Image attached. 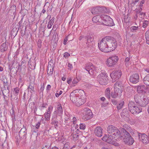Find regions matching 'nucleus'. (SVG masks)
Segmentation results:
<instances>
[{
    "label": "nucleus",
    "instance_id": "nucleus-1",
    "mask_svg": "<svg viewBox=\"0 0 149 149\" xmlns=\"http://www.w3.org/2000/svg\"><path fill=\"white\" fill-rule=\"evenodd\" d=\"M127 127L129 128L127 129V130L123 128L121 129V130L122 132H123V134L124 136V142L126 144L132 145L134 141L128 132V131L130 129V128L128 126Z\"/></svg>",
    "mask_w": 149,
    "mask_h": 149
},
{
    "label": "nucleus",
    "instance_id": "nucleus-2",
    "mask_svg": "<svg viewBox=\"0 0 149 149\" xmlns=\"http://www.w3.org/2000/svg\"><path fill=\"white\" fill-rule=\"evenodd\" d=\"M109 52L113 51L117 46L116 41L113 38L110 36H106Z\"/></svg>",
    "mask_w": 149,
    "mask_h": 149
},
{
    "label": "nucleus",
    "instance_id": "nucleus-3",
    "mask_svg": "<svg viewBox=\"0 0 149 149\" xmlns=\"http://www.w3.org/2000/svg\"><path fill=\"white\" fill-rule=\"evenodd\" d=\"M106 36L98 42V47L100 50L104 52H109Z\"/></svg>",
    "mask_w": 149,
    "mask_h": 149
},
{
    "label": "nucleus",
    "instance_id": "nucleus-4",
    "mask_svg": "<svg viewBox=\"0 0 149 149\" xmlns=\"http://www.w3.org/2000/svg\"><path fill=\"white\" fill-rule=\"evenodd\" d=\"M97 79L100 84L106 85L108 83L109 77L107 73L102 72L97 76Z\"/></svg>",
    "mask_w": 149,
    "mask_h": 149
},
{
    "label": "nucleus",
    "instance_id": "nucleus-5",
    "mask_svg": "<svg viewBox=\"0 0 149 149\" xmlns=\"http://www.w3.org/2000/svg\"><path fill=\"white\" fill-rule=\"evenodd\" d=\"M134 103H129V109L130 112L133 114H137L142 111V109L141 106H136Z\"/></svg>",
    "mask_w": 149,
    "mask_h": 149
},
{
    "label": "nucleus",
    "instance_id": "nucleus-6",
    "mask_svg": "<svg viewBox=\"0 0 149 149\" xmlns=\"http://www.w3.org/2000/svg\"><path fill=\"white\" fill-rule=\"evenodd\" d=\"M85 69L87 71L90 75H93L95 74L97 72V68L92 63H87L85 65Z\"/></svg>",
    "mask_w": 149,
    "mask_h": 149
},
{
    "label": "nucleus",
    "instance_id": "nucleus-7",
    "mask_svg": "<svg viewBox=\"0 0 149 149\" xmlns=\"http://www.w3.org/2000/svg\"><path fill=\"white\" fill-rule=\"evenodd\" d=\"M119 58L116 56H113L109 57L107 60V65L109 67L115 65L118 60Z\"/></svg>",
    "mask_w": 149,
    "mask_h": 149
},
{
    "label": "nucleus",
    "instance_id": "nucleus-8",
    "mask_svg": "<svg viewBox=\"0 0 149 149\" xmlns=\"http://www.w3.org/2000/svg\"><path fill=\"white\" fill-rule=\"evenodd\" d=\"M102 20V22L105 25L111 26L113 24V19L109 16L106 15L102 16L101 17Z\"/></svg>",
    "mask_w": 149,
    "mask_h": 149
},
{
    "label": "nucleus",
    "instance_id": "nucleus-9",
    "mask_svg": "<svg viewBox=\"0 0 149 149\" xmlns=\"http://www.w3.org/2000/svg\"><path fill=\"white\" fill-rule=\"evenodd\" d=\"M83 118L87 120L91 119L93 117V113L91 110L88 108H85L83 113Z\"/></svg>",
    "mask_w": 149,
    "mask_h": 149
},
{
    "label": "nucleus",
    "instance_id": "nucleus-10",
    "mask_svg": "<svg viewBox=\"0 0 149 149\" xmlns=\"http://www.w3.org/2000/svg\"><path fill=\"white\" fill-rule=\"evenodd\" d=\"M122 75V72L120 70L113 71L110 74V77L112 79V81L115 82L120 78Z\"/></svg>",
    "mask_w": 149,
    "mask_h": 149
},
{
    "label": "nucleus",
    "instance_id": "nucleus-11",
    "mask_svg": "<svg viewBox=\"0 0 149 149\" xmlns=\"http://www.w3.org/2000/svg\"><path fill=\"white\" fill-rule=\"evenodd\" d=\"M106 8L104 7L97 6L94 7L91 9V12L93 14H97L102 13L105 12Z\"/></svg>",
    "mask_w": 149,
    "mask_h": 149
},
{
    "label": "nucleus",
    "instance_id": "nucleus-12",
    "mask_svg": "<svg viewBox=\"0 0 149 149\" xmlns=\"http://www.w3.org/2000/svg\"><path fill=\"white\" fill-rule=\"evenodd\" d=\"M130 81L133 84H136L139 82V76L138 74H135L131 76L130 78Z\"/></svg>",
    "mask_w": 149,
    "mask_h": 149
},
{
    "label": "nucleus",
    "instance_id": "nucleus-13",
    "mask_svg": "<svg viewBox=\"0 0 149 149\" xmlns=\"http://www.w3.org/2000/svg\"><path fill=\"white\" fill-rule=\"evenodd\" d=\"M141 141L144 144H147L149 142V136H148L144 134L139 133V135Z\"/></svg>",
    "mask_w": 149,
    "mask_h": 149
},
{
    "label": "nucleus",
    "instance_id": "nucleus-14",
    "mask_svg": "<svg viewBox=\"0 0 149 149\" xmlns=\"http://www.w3.org/2000/svg\"><path fill=\"white\" fill-rule=\"evenodd\" d=\"M103 129L100 127H96L94 130V133L96 136L101 137L102 135V130Z\"/></svg>",
    "mask_w": 149,
    "mask_h": 149
},
{
    "label": "nucleus",
    "instance_id": "nucleus-15",
    "mask_svg": "<svg viewBox=\"0 0 149 149\" xmlns=\"http://www.w3.org/2000/svg\"><path fill=\"white\" fill-rule=\"evenodd\" d=\"M26 129L25 128H22L19 132V136L22 138H26Z\"/></svg>",
    "mask_w": 149,
    "mask_h": 149
},
{
    "label": "nucleus",
    "instance_id": "nucleus-16",
    "mask_svg": "<svg viewBox=\"0 0 149 149\" xmlns=\"http://www.w3.org/2000/svg\"><path fill=\"white\" fill-rule=\"evenodd\" d=\"M137 91L139 93H145L146 88L144 85H140L137 86Z\"/></svg>",
    "mask_w": 149,
    "mask_h": 149
},
{
    "label": "nucleus",
    "instance_id": "nucleus-17",
    "mask_svg": "<svg viewBox=\"0 0 149 149\" xmlns=\"http://www.w3.org/2000/svg\"><path fill=\"white\" fill-rule=\"evenodd\" d=\"M108 139L107 140V142L110 144H113L115 146H117V145L115 143V141L113 140L114 139H116V138L114 137L112 135L108 134Z\"/></svg>",
    "mask_w": 149,
    "mask_h": 149
},
{
    "label": "nucleus",
    "instance_id": "nucleus-18",
    "mask_svg": "<svg viewBox=\"0 0 149 149\" xmlns=\"http://www.w3.org/2000/svg\"><path fill=\"white\" fill-rule=\"evenodd\" d=\"M116 129V127L115 126L112 125H109L107 127L108 134L109 135H112Z\"/></svg>",
    "mask_w": 149,
    "mask_h": 149
},
{
    "label": "nucleus",
    "instance_id": "nucleus-19",
    "mask_svg": "<svg viewBox=\"0 0 149 149\" xmlns=\"http://www.w3.org/2000/svg\"><path fill=\"white\" fill-rule=\"evenodd\" d=\"M112 135L116 138V140H117V139H120L121 137L122 138L120 135V131L117 128L113 132Z\"/></svg>",
    "mask_w": 149,
    "mask_h": 149
},
{
    "label": "nucleus",
    "instance_id": "nucleus-20",
    "mask_svg": "<svg viewBox=\"0 0 149 149\" xmlns=\"http://www.w3.org/2000/svg\"><path fill=\"white\" fill-rule=\"evenodd\" d=\"M9 89V88L8 86H7L6 88L4 87V88L2 90V93L4 97L5 96L9 95L10 92Z\"/></svg>",
    "mask_w": 149,
    "mask_h": 149
},
{
    "label": "nucleus",
    "instance_id": "nucleus-21",
    "mask_svg": "<svg viewBox=\"0 0 149 149\" xmlns=\"http://www.w3.org/2000/svg\"><path fill=\"white\" fill-rule=\"evenodd\" d=\"M114 91L116 93V95L118 96H120L122 95V91L120 88L118 87H114Z\"/></svg>",
    "mask_w": 149,
    "mask_h": 149
},
{
    "label": "nucleus",
    "instance_id": "nucleus-22",
    "mask_svg": "<svg viewBox=\"0 0 149 149\" xmlns=\"http://www.w3.org/2000/svg\"><path fill=\"white\" fill-rule=\"evenodd\" d=\"M57 118V116L56 115H55L54 116V117L52 119V122L51 123V124L52 125H54L55 126V128L58 127V121L56 120L55 119Z\"/></svg>",
    "mask_w": 149,
    "mask_h": 149
},
{
    "label": "nucleus",
    "instance_id": "nucleus-23",
    "mask_svg": "<svg viewBox=\"0 0 149 149\" xmlns=\"http://www.w3.org/2000/svg\"><path fill=\"white\" fill-rule=\"evenodd\" d=\"M8 49V47L6 46V43H2L1 46L0 51L2 52H4L7 50Z\"/></svg>",
    "mask_w": 149,
    "mask_h": 149
},
{
    "label": "nucleus",
    "instance_id": "nucleus-24",
    "mask_svg": "<svg viewBox=\"0 0 149 149\" xmlns=\"http://www.w3.org/2000/svg\"><path fill=\"white\" fill-rule=\"evenodd\" d=\"M143 81L145 84L149 86V74H148L144 77Z\"/></svg>",
    "mask_w": 149,
    "mask_h": 149
},
{
    "label": "nucleus",
    "instance_id": "nucleus-25",
    "mask_svg": "<svg viewBox=\"0 0 149 149\" xmlns=\"http://www.w3.org/2000/svg\"><path fill=\"white\" fill-rule=\"evenodd\" d=\"M58 111V115L59 116H61L63 112V110L62 109V106L60 104L58 105V107H57Z\"/></svg>",
    "mask_w": 149,
    "mask_h": 149
},
{
    "label": "nucleus",
    "instance_id": "nucleus-26",
    "mask_svg": "<svg viewBox=\"0 0 149 149\" xmlns=\"http://www.w3.org/2000/svg\"><path fill=\"white\" fill-rule=\"evenodd\" d=\"M101 19L100 15H98L94 16L92 18V21L93 22L97 23Z\"/></svg>",
    "mask_w": 149,
    "mask_h": 149
},
{
    "label": "nucleus",
    "instance_id": "nucleus-27",
    "mask_svg": "<svg viewBox=\"0 0 149 149\" xmlns=\"http://www.w3.org/2000/svg\"><path fill=\"white\" fill-rule=\"evenodd\" d=\"M130 57V56L126 58L125 60V63L126 66H128L131 64Z\"/></svg>",
    "mask_w": 149,
    "mask_h": 149
},
{
    "label": "nucleus",
    "instance_id": "nucleus-28",
    "mask_svg": "<svg viewBox=\"0 0 149 149\" xmlns=\"http://www.w3.org/2000/svg\"><path fill=\"white\" fill-rule=\"evenodd\" d=\"M54 18L53 17L49 21L47 25V28L49 29L51 28L53 24L54 23Z\"/></svg>",
    "mask_w": 149,
    "mask_h": 149
},
{
    "label": "nucleus",
    "instance_id": "nucleus-29",
    "mask_svg": "<svg viewBox=\"0 0 149 149\" xmlns=\"http://www.w3.org/2000/svg\"><path fill=\"white\" fill-rule=\"evenodd\" d=\"M27 89L29 92H30L31 94H33L35 92L34 91V86H32V85L30 84L28 87Z\"/></svg>",
    "mask_w": 149,
    "mask_h": 149
},
{
    "label": "nucleus",
    "instance_id": "nucleus-30",
    "mask_svg": "<svg viewBox=\"0 0 149 149\" xmlns=\"http://www.w3.org/2000/svg\"><path fill=\"white\" fill-rule=\"evenodd\" d=\"M53 67H52L51 66H48L47 74L49 75H51L52 74L53 70Z\"/></svg>",
    "mask_w": 149,
    "mask_h": 149
},
{
    "label": "nucleus",
    "instance_id": "nucleus-31",
    "mask_svg": "<svg viewBox=\"0 0 149 149\" xmlns=\"http://www.w3.org/2000/svg\"><path fill=\"white\" fill-rule=\"evenodd\" d=\"M11 100L13 102H19V99L17 95H12Z\"/></svg>",
    "mask_w": 149,
    "mask_h": 149
},
{
    "label": "nucleus",
    "instance_id": "nucleus-32",
    "mask_svg": "<svg viewBox=\"0 0 149 149\" xmlns=\"http://www.w3.org/2000/svg\"><path fill=\"white\" fill-rule=\"evenodd\" d=\"M105 96L108 98L109 99L110 98V90L109 88H107L106 89L105 92Z\"/></svg>",
    "mask_w": 149,
    "mask_h": 149
},
{
    "label": "nucleus",
    "instance_id": "nucleus-33",
    "mask_svg": "<svg viewBox=\"0 0 149 149\" xmlns=\"http://www.w3.org/2000/svg\"><path fill=\"white\" fill-rule=\"evenodd\" d=\"M122 86L123 84H122V83L120 81H118L116 82L115 84H114L113 87H120L121 89V87Z\"/></svg>",
    "mask_w": 149,
    "mask_h": 149
},
{
    "label": "nucleus",
    "instance_id": "nucleus-34",
    "mask_svg": "<svg viewBox=\"0 0 149 149\" xmlns=\"http://www.w3.org/2000/svg\"><path fill=\"white\" fill-rule=\"evenodd\" d=\"M146 42L147 44L149 45V31H147L145 34Z\"/></svg>",
    "mask_w": 149,
    "mask_h": 149
},
{
    "label": "nucleus",
    "instance_id": "nucleus-35",
    "mask_svg": "<svg viewBox=\"0 0 149 149\" xmlns=\"http://www.w3.org/2000/svg\"><path fill=\"white\" fill-rule=\"evenodd\" d=\"M72 136L73 141H75L78 139L79 136L78 134H77V133L75 132V134H73L72 135Z\"/></svg>",
    "mask_w": 149,
    "mask_h": 149
},
{
    "label": "nucleus",
    "instance_id": "nucleus-36",
    "mask_svg": "<svg viewBox=\"0 0 149 149\" xmlns=\"http://www.w3.org/2000/svg\"><path fill=\"white\" fill-rule=\"evenodd\" d=\"M19 89L18 88H14L13 91L14 95H17L19 93Z\"/></svg>",
    "mask_w": 149,
    "mask_h": 149
},
{
    "label": "nucleus",
    "instance_id": "nucleus-37",
    "mask_svg": "<svg viewBox=\"0 0 149 149\" xmlns=\"http://www.w3.org/2000/svg\"><path fill=\"white\" fill-rule=\"evenodd\" d=\"M45 87V84L43 83L42 85L41 84V87L40 90V93H42V95L43 94V91Z\"/></svg>",
    "mask_w": 149,
    "mask_h": 149
},
{
    "label": "nucleus",
    "instance_id": "nucleus-38",
    "mask_svg": "<svg viewBox=\"0 0 149 149\" xmlns=\"http://www.w3.org/2000/svg\"><path fill=\"white\" fill-rule=\"evenodd\" d=\"M10 70L11 74L15 73L17 72V70L14 67H12L11 68H10Z\"/></svg>",
    "mask_w": 149,
    "mask_h": 149
},
{
    "label": "nucleus",
    "instance_id": "nucleus-39",
    "mask_svg": "<svg viewBox=\"0 0 149 149\" xmlns=\"http://www.w3.org/2000/svg\"><path fill=\"white\" fill-rule=\"evenodd\" d=\"M145 1L144 0H142L141 3L139 6L140 7V9L139 10V11L140 12V11H141L142 10V7L143 6V4L144 3Z\"/></svg>",
    "mask_w": 149,
    "mask_h": 149
},
{
    "label": "nucleus",
    "instance_id": "nucleus-40",
    "mask_svg": "<svg viewBox=\"0 0 149 149\" xmlns=\"http://www.w3.org/2000/svg\"><path fill=\"white\" fill-rule=\"evenodd\" d=\"M50 113H49L47 112V113H45V117L47 119V120L49 119L50 118Z\"/></svg>",
    "mask_w": 149,
    "mask_h": 149
},
{
    "label": "nucleus",
    "instance_id": "nucleus-41",
    "mask_svg": "<svg viewBox=\"0 0 149 149\" xmlns=\"http://www.w3.org/2000/svg\"><path fill=\"white\" fill-rule=\"evenodd\" d=\"M86 125L85 124L81 123L79 125V128L80 129L84 130L86 128Z\"/></svg>",
    "mask_w": 149,
    "mask_h": 149
},
{
    "label": "nucleus",
    "instance_id": "nucleus-42",
    "mask_svg": "<svg viewBox=\"0 0 149 149\" xmlns=\"http://www.w3.org/2000/svg\"><path fill=\"white\" fill-rule=\"evenodd\" d=\"M93 41V39L92 38L90 37H88L87 39V45H89V44L91 43Z\"/></svg>",
    "mask_w": 149,
    "mask_h": 149
},
{
    "label": "nucleus",
    "instance_id": "nucleus-43",
    "mask_svg": "<svg viewBox=\"0 0 149 149\" xmlns=\"http://www.w3.org/2000/svg\"><path fill=\"white\" fill-rule=\"evenodd\" d=\"M119 104H117V109L119 110L122 107L124 103H118Z\"/></svg>",
    "mask_w": 149,
    "mask_h": 149
},
{
    "label": "nucleus",
    "instance_id": "nucleus-44",
    "mask_svg": "<svg viewBox=\"0 0 149 149\" xmlns=\"http://www.w3.org/2000/svg\"><path fill=\"white\" fill-rule=\"evenodd\" d=\"M148 21L147 20L144 21L143 25V27L145 28H146L148 25Z\"/></svg>",
    "mask_w": 149,
    "mask_h": 149
},
{
    "label": "nucleus",
    "instance_id": "nucleus-45",
    "mask_svg": "<svg viewBox=\"0 0 149 149\" xmlns=\"http://www.w3.org/2000/svg\"><path fill=\"white\" fill-rule=\"evenodd\" d=\"M138 29V26H132L131 28V31L133 32L134 31H135L137 30Z\"/></svg>",
    "mask_w": 149,
    "mask_h": 149
},
{
    "label": "nucleus",
    "instance_id": "nucleus-46",
    "mask_svg": "<svg viewBox=\"0 0 149 149\" xmlns=\"http://www.w3.org/2000/svg\"><path fill=\"white\" fill-rule=\"evenodd\" d=\"M111 95L112 97L114 98H116L118 96V95H116V93L114 92H111Z\"/></svg>",
    "mask_w": 149,
    "mask_h": 149
},
{
    "label": "nucleus",
    "instance_id": "nucleus-47",
    "mask_svg": "<svg viewBox=\"0 0 149 149\" xmlns=\"http://www.w3.org/2000/svg\"><path fill=\"white\" fill-rule=\"evenodd\" d=\"M140 97L136 95L134 97V99L136 102H140L138 100V99H140Z\"/></svg>",
    "mask_w": 149,
    "mask_h": 149
},
{
    "label": "nucleus",
    "instance_id": "nucleus-48",
    "mask_svg": "<svg viewBox=\"0 0 149 149\" xmlns=\"http://www.w3.org/2000/svg\"><path fill=\"white\" fill-rule=\"evenodd\" d=\"M108 139V136H107V135H105V136L102 138V140L104 141L107 142Z\"/></svg>",
    "mask_w": 149,
    "mask_h": 149
},
{
    "label": "nucleus",
    "instance_id": "nucleus-49",
    "mask_svg": "<svg viewBox=\"0 0 149 149\" xmlns=\"http://www.w3.org/2000/svg\"><path fill=\"white\" fill-rule=\"evenodd\" d=\"M79 81L78 79L74 78L72 81V83L73 84H76L79 82Z\"/></svg>",
    "mask_w": 149,
    "mask_h": 149
},
{
    "label": "nucleus",
    "instance_id": "nucleus-50",
    "mask_svg": "<svg viewBox=\"0 0 149 149\" xmlns=\"http://www.w3.org/2000/svg\"><path fill=\"white\" fill-rule=\"evenodd\" d=\"M51 88V86L50 85L48 84L47 85L46 88V90L47 92H48L50 90Z\"/></svg>",
    "mask_w": 149,
    "mask_h": 149
},
{
    "label": "nucleus",
    "instance_id": "nucleus-51",
    "mask_svg": "<svg viewBox=\"0 0 149 149\" xmlns=\"http://www.w3.org/2000/svg\"><path fill=\"white\" fill-rule=\"evenodd\" d=\"M70 56V54L68 52H65L63 56L65 58Z\"/></svg>",
    "mask_w": 149,
    "mask_h": 149
},
{
    "label": "nucleus",
    "instance_id": "nucleus-52",
    "mask_svg": "<svg viewBox=\"0 0 149 149\" xmlns=\"http://www.w3.org/2000/svg\"><path fill=\"white\" fill-rule=\"evenodd\" d=\"M63 92L62 91H60L59 93H56L55 94L56 97H58L60 95L62 94Z\"/></svg>",
    "mask_w": 149,
    "mask_h": 149
},
{
    "label": "nucleus",
    "instance_id": "nucleus-53",
    "mask_svg": "<svg viewBox=\"0 0 149 149\" xmlns=\"http://www.w3.org/2000/svg\"><path fill=\"white\" fill-rule=\"evenodd\" d=\"M37 45L38 47L40 48L41 46V42L40 40H38Z\"/></svg>",
    "mask_w": 149,
    "mask_h": 149
},
{
    "label": "nucleus",
    "instance_id": "nucleus-54",
    "mask_svg": "<svg viewBox=\"0 0 149 149\" xmlns=\"http://www.w3.org/2000/svg\"><path fill=\"white\" fill-rule=\"evenodd\" d=\"M47 105L46 104H45L44 103L42 104V105H41L40 106V109H42L43 108L46 107V106Z\"/></svg>",
    "mask_w": 149,
    "mask_h": 149
},
{
    "label": "nucleus",
    "instance_id": "nucleus-55",
    "mask_svg": "<svg viewBox=\"0 0 149 149\" xmlns=\"http://www.w3.org/2000/svg\"><path fill=\"white\" fill-rule=\"evenodd\" d=\"M40 122H38L36 125V127L37 129H38L40 125Z\"/></svg>",
    "mask_w": 149,
    "mask_h": 149
},
{
    "label": "nucleus",
    "instance_id": "nucleus-56",
    "mask_svg": "<svg viewBox=\"0 0 149 149\" xmlns=\"http://www.w3.org/2000/svg\"><path fill=\"white\" fill-rule=\"evenodd\" d=\"M68 40V39L67 37H66L65 38V39L63 40V44L64 45H65L66 44V42Z\"/></svg>",
    "mask_w": 149,
    "mask_h": 149
},
{
    "label": "nucleus",
    "instance_id": "nucleus-57",
    "mask_svg": "<svg viewBox=\"0 0 149 149\" xmlns=\"http://www.w3.org/2000/svg\"><path fill=\"white\" fill-rule=\"evenodd\" d=\"M52 107L51 106H50L48 108L47 110V112H49V113H51L50 110H52Z\"/></svg>",
    "mask_w": 149,
    "mask_h": 149
},
{
    "label": "nucleus",
    "instance_id": "nucleus-58",
    "mask_svg": "<svg viewBox=\"0 0 149 149\" xmlns=\"http://www.w3.org/2000/svg\"><path fill=\"white\" fill-rule=\"evenodd\" d=\"M140 12L139 11V12ZM138 15H139V16H140V17L141 16H142L143 15V16H144L145 15V13H138L137 14Z\"/></svg>",
    "mask_w": 149,
    "mask_h": 149
},
{
    "label": "nucleus",
    "instance_id": "nucleus-59",
    "mask_svg": "<svg viewBox=\"0 0 149 149\" xmlns=\"http://www.w3.org/2000/svg\"><path fill=\"white\" fill-rule=\"evenodd\" d=\"M22 99L24 100V102H25V100H26V93L25 92L24 94V95H23V96L22 97Z\"/></svg>",
    "mask_w": 149,
    "mask_h": 149
},
{
    "label": "nucleus",
    "instance_id": "nucleus-60",
    "mask_svg": "<svg viewBox=\"0 0 149 149\" xmlns=\"http://www.w3.org/2000/svg\"><path fill=\"white\" fill-rule=\"evenodd\" d=\"M49 146L46 145L42 149H49Z\"/></svg>",
    "mask_w": 149,
    "mask_h": 149
},
{
    "label": "nucleus",
    "instance_id": "nucleus-61",
    "mask_svg": "<svg viewBox=\"0 0 149 149\" xmlns=\"http://www.w3.org/2000/svg\"><path fill=\"white\" fill-rule=\"evenodd\" d=\"M72 81V79L71 78H69L67 79V83L68 84H70L71 82Z\"/></svg>",
    "mask_w": 149,
    "mask_h": 149
},
{
    "label": "nucleus",
    "instance_id": "nucleus-62",
    "mask_svg": "<svg viewBox=\"0 0 149 149\" xmlns=\"http://www.w3.org/2000/svg\"><path fill=\"white\" fill-rule=\"evenodd\" d=\"M63 147H64V148H68L69 149L70 148V146H69L66 143L64 145Z\"/></svg>",
    "mask_w": 149,
    "mask_h": 149
},
{
    "label": "nucleus",
    "instance_id": "nucleus-63",
    "mask_svg": "<svg viewBox=\"0 0 149 149\" xmlns=\"http://www.w3.org/2000/svg\"><path fill=\"white\" fill-rule=\"evenodd\" d=\"M68 66L71 69H72V64H70V63H69L68 64Z\"/></svg>",
    "mask_w": 149,
    "mask_h": 149
},
{
    "label": "nucleus",
    "instance_id": "nucleus-64",
    "mask_svg": "<svg viewBox=\"0 0 149 149\" xmlns=\"http://www.w3.org/2000/svg\"><path fill=\"white\" fill-rule=\"evenodd\" d=\"M75 105L77 107H79L82 105V104H80V103H75Z\"/></svg>",
    "mask_w": 149,
    "mask_h": 149
}]
</instances>
